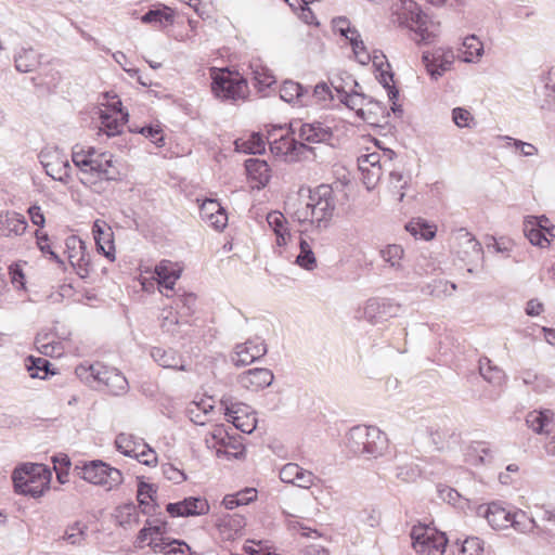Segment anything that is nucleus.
I'll use <instances>...</instances> for the list:
<instances>
[{
  "instance_id": "obj_23",
  "label": "nucleus",
  "mask_w": 555,
  "mask_h": 555,
  "mask_svg": "<svg viewBox=\"0 0 555 555\" xmlns=\"http://www.w3.org/2000/svg\"><path fill=\"white\" fill-rule=\"evenodd\" d=\"M266 352L267 348L262 341L248 340L235 347L231 359L236 366H244L261 358Z\"/></svg>"
},
{
  "instance_id": "obj_49",
  "label": "nucleus",
  "mask_w": 555,
  "mask_h": 555,
  "mask_svg": "<svg viewBox=\"0 0 555 555\" xmlns=\"http://www.w3.org/2000/svg\"><path fill=\"white\" fill-rule=\"evenodd\" d=\"M26 366L33 378H46L48 374H54L50 371V362L43 358L28 357Z\"/></svg>"
},
{
  "instance_id": "obj_25",
  "label": "nucleus",
  "mask_w": 555,
  "mask_h": 555,
  "mask_svg": "<svg viewBox=\"0 0 555 555\" xmlns=\"http://www.w3.org/2000/svg\"><path fill=\"white\" fill-rule=\"evenodd\" d=\"M201 218L217 231L223 230L228 224V215L216 199H205L201 205Z\"/></svg>"
},
{
  "instance_id": "obj_50",
  "label": "nucleus",
  "mask_w": 555,
  "mask_h": 555,
  "mask_svg": "<svg viewBox=\"0 0 555 555\" xmlns=\"http://www.w3.org/2000/svg\"><path fill=\"white\" fill-rule=\"evenodd\" d=\"M348 41L352 48L356 60L360 64H369L371 62V52L367 50L359 33L352 31Z\"/></svg>"
},
{
  "instance_id": "obj_57",
  "label": "nucleus",
  "mask_w": 555,
  "mask_h": 555,
  "mask_svg": "<svg viewBox=\"0 0 555 555\" xmlns=\"http://www.w3.org/2000/svg\"><path fill=\"white\" fill-rule=\"evenodd\" d=\"M482 550V541L477 537H470L463 541L457 555H480Z\"/></svg>"
},
{
  "instance_id": "obj_16",
  "label": "nucleus",
  "mask_w": 555,
  "mask_h": 555,
  "mask_svg": "<svg viewBox=\"0 0 555 555\" xmlns=\"http://www.w3.org/2000/svg\"><path fill=\"white\" fill-rule=\"evenodd\" d=\"M209 508L207 500L201 496H189L166 505V512L172 518L206 515Z\"/></svg>"
},
{
  "instance_id": "obj_43",
  "label": "nucleus",
  "mask_w": 555,
  "mask_h": 555,
  "mask_svg": "<svg viewBox=\"0 0 555 555\" xmlns=\"http://www.w3.org/2000/svg\"><path fill=\"white\" fill-rule=\"evenodd\" d=\"M483 52L482 42L474 35L468 36L464 39L462 48L460 49V55L464 62H473L479 59Z\"/></svg>"
},
{
  "instance_id": "obj_26",
  "label": "nucleus",
  "mask_w": 555,
  "mask_h": 555,
  "mask_svg": "<svg viewBox=\"0 0 555 555\" xmlns=\"http://www.w3.org/2000/svg\"><path fill=\"white\" fill-rule=\"evenodd\" d=\"M37 350L51 358H59L65 352L64 339H61L52 331H41L35 339Z\"/></svg>"
},
{
  "instance_id": "obj_10",
  "label": "nucleus",
  "mask_w": 555,
  "mask_h": 555,
  "mask_svg": "<svg viewBox=\"0 0 555 555\" xmlns=\"http://www.w3.org/2000/svg\"><path fill=\"white\" fill-rule=\"evenodd\" d=\"M220 403L224 409V415L228 422L246 434H250L255 430L257 418L250 406L242 402L233 401L231 397H222Z\"/></svg>"
},
{
  "instance_id": "obj_32",
  "label": "nucleus",
  "mask_w": 555,
  "mask_h": 555,
  "mask_svg": "<svg viewBox=\"0 0 555 555\" xmlns=\"http://www.w3.org/2000/svg\"><path fill=\"white\" fill-rule=\"evenodd\" d=\"M297 132L299 139L307 143H323L330 141L333 137L331 128L323 126L321 122L301 124Z\"/></svg>"
},
{
  "instance_id": "obj_37",
  "label": "nucleus",
  "mask_w": 555,
  "mask_h": 555,
  "mask_svg": "<svg viewBox=\"0 0 555 555\" xmlns=\"http://www.w3.org/2000/svg\"><path fill=\"white\" fill-rule=\"evenodd\" d=\"M26 229L25 218L17 212H8L0 217V236L22 235Z\"/></svg>"
},
{
  "instance_id": "obj_53",
  "label": "nucleus",
  "mask_w": 555,
  "mask_h": 555,
  "mask_svg": "<svg viewBox=\"0 0 555 555\" xmlns=\"http://www.w3.org/2000/svg\"><path fill=\"white\" fill-rule=\"evenodd\" d=\"M130 131L141 133L156 145H162L164 142V130L159 124L144 127H138L133 125L130 127Z\"/></svg>"
},
{
  "instance_id": "obj_35",
  "label": "nucleus",
  "mask_w": 555,
  "mask_h": 555,
  "mask_svg": "<svg viewBox=\"0 0 555 555\" xmlns=\"http://www.w3.org/2000/svg\"><path fill=\"white\" fill-rule=\"evenodd\" d=\"M147 545L154 553H163L164 555H189L191 551L185 542L166 538H160L158 542L156 538H152Z\"/></svg>"
},
{
  "instance_id": "obj_63",
  "label": "nucleus",
  "mask_w": 555,
  "mask_h": 555,
  "mask_svg": "<svg viewBox=\"0 0 555 555\" xmlns=\"http://www.w3.org/2000/svg\"><path fill=\"white\" fill-rule=\"evenodd\" d=\"M9 273L11 276V282L16 288H25V274L21 264L14 263L10 266Z\"/></svg>"
},
{
  "instance_id": "obj_46",
  "label": "nucleus",
  "mask_w": 555,
  "mask_h": 555,
  "mask_svg": "<svg viewBox=\"0 0 555 555\" xmlns=\"http://www.w3.org/2000/svg\"><path fill=\"white\" fill-rule=\"evenodd\" d=\"M509 527L521 533H527L539 528L535 520L527 515L526 512L518 509L511 514Z\"/></svg>"
},
{
  "instance_id": "obj_27",
  "label": "nucleus",
  "mask_w": 555,
  "mask_h": 555,
  "mask_svg": "<svg viewBox=\"0 0 555 555\" xmlns=\"http://www.w3.org/2000/svg\"><path fill=\"white\" fill-rule=\"evenodd\" d=\"M247 179L253 189L264 188L270 180V168L267 162L258 158H249L245 163Z\"/></svg>"
},
{
  "instance_id": "obj_29",
  "label": "nucleus",
  "mask_w": 555,
  "mask_h": 555,
  "mask_svg": "<svg viewBox=\"0 0 555 555\" xmlns=\"http://www.w3.org/2000/svg\"><path fill=\"white\" fill-rule=\"evenodd\" d=\"M273 380V374L268 369H253L238 376V383L243 388L258 391L269 386Z\"/></svg>"
},
{
  "instance_id": "obj_24",
  "label": "nucleus",
  "mask_w": 555,
  "mask_h": 555,
  "mask_svg": "<svg viewBox=\"0 0 555 555\" xmlns=\"http://www.w3.org/2000/svg\"><path fill=\"white\" fill-rule=\"evenodd\" d=\"M423 12L414 0H398L391 5V16L400 27L409 28Z\"/></svg>"
},
{
  "instance_id": "obj_58",
  "label": "nucleus",
  "mask_w": 555,
  "mask_h": 555,
  "mask_svg": "<svg viewBox=\"0 0 555 555\" xmlns=\"http://www.w3.org/2000/svg\"><path fill=\"white\" fill-rule=\"evenodd\" d=\"M145 526L147 527V529H150L151 539L156 538L157 542L159 541L160 538H164V535L168 531V522L162 518H155L152 520L147 519Z\"/></svg>"
},
{
  "instance_id": "obj_22",
  "label": "nucleus",
  "mask_w": 555,
  "mask_h": 555,
  "mask_svg": "<svg viewBox=\"0 0 555 555\" xmlns=\"http://www.w3.org/2000/svg\"><path fill=\"white\" fill-rule=\"evenodd\" d=\"M96 249L108 260H115L114 233L111 225L104 220H95L92 227Z\"/></svg>"
},
{
  "instance_id": "obj_8",
  "label": "nucleus",
  "mask_w": 555,
  "mask_h": 555,
  "mask_svg": "<svg viewBox=\"0 0 555 555\" xmlns=\"http://www.w3.org/2000/svg\"><path fill=\"white\" fill-rule=\"evenodd\" d=\"M101 105V129L109 137L120 133L128 120V113L122 109L118 95L106 92Z\"/></svg>"
},
{
  "instance_id": "obj_2",
  "label": "nucleus",
  "mask_w": 555,
  "mask_h": 555,
  "mask_svg": "<svg viewBox=\"0 0 555 555\" xmlns=\"http://www.w3.org/2000/svg\"><path fill=\"white\" fill-rule=\"evenodd\" d=\"M335 209L333 190L328 185H319L309 190L307 196L299 195L292 215L299 223L321 225L331 220Z\"/></svg>"
},
{
  "instance_id": "obj_64",
  "label": "nucleus",
  "mask_w": 555,
  "mask_h": 555,
  "mask_svg": "<svg viewBox=\"0 0 555 555\" xmlns=\"http://www.w3.org/2000/svg\"><path fill=\"white\" fill-rule=\"evenodd\" d=\"M421 475V469L417 466L399 467L397 477L403 481H414Z\"/></svg>"
},
{
  "instance_id": "obj_1",
  "label": "nucleus",
  "mask_w": 555,
  "mask_h": 555,
  "mask_svg": "<svg viewBox=\"0 0 555 555\" xmlns=\"http://www.w3.org/2000/svg\"><path fill=\"white\" fill-rule=\"evenodd\" d=\"M72 159L75 166L79 168L83 183L95 184L102 181H111L119 175L114 156L95 147L76 149L73 152Z\"/></svg>"
},
{
  "instance_id": "obj_36",
  "label": "nucleus",
  "mask_w": 555,
  "mask_h": 555,
  "mask_svg": "<svg viewBox=\"0 0 555 555\" xmlns=\"http://www.w3.org/2000/svg\"><path fill=\"white\" fill-rule=\"evenodd\" d=\"M215 402L211 397H203L189 403L186 408L190 420L197 425L207 422V415L214 411Z\"/></svg>"
},
{
  "instance_id": "obj_28",
  "label": "nucleus",
  "mask_w": 555,
  "mask_h": 555,
  "mask_svg": "<svg viewBox=\"0 0 555 555\" xmlns=\"http://www.w3.org/2000/svg\"><path fill=\"white\" fill-rule=\"evenodd\" d=\"M371 62L375 68L378 80L388 90L389 98L396 96L397 91L393 90V76L390 72L391 67L386 55L375 50L371 53Z\"/></svg>"
},
{
  "instance_id": "obj_19",
  "label": "nucleus",
  "mask_w": 555,
  "mask_h": 555,
  "mask_svg": "<svg viewBox=\"0 0 555 555\" xmlns=\"http://www.w3.org/2000/svg\"><path fill=\"white\" fill-rule=\"evenodd\" d=\"M90 371L93 377L102 383L111 393L119 395L126 390L127 379L116 369L95 363L90 366Z\"/></svg>"
},
{
  "instance_id": "obj_31",
  "label": "nucleus",
  "mask_w": 555,
  "mask_h": 555,
  "mask_svg": "<svg viewBox=\"0 0 555 555\" xmlns=\"http://www.w3.org/2000/svg\"><path fill=\"white\" fill-rule=\"evenodd\" d=\"M341 102L351 111L356 113V115L366 121L372 122V114L373 109L376 108V103L369 100L361 93H348L344 96Z\"/></svg>"
},
{
  "instance_id": "obj_17",
  "label": "nucleus",
  "mask_w": 555,
  "mask_h": 555,
  "mask_svg": "<svg viewBox=\"0 0 555 555\" xmlns=\"http://www.w3.org/2000/svg\"><path fill=\"white\" fill-rule=\"evenodd\" d=\"M90 371L93 377L102 383L111 393L119 395L126 390L127 379L116 369L95 363L90 366Z\"/></svg>"
},
{
  "instance_id": "obj_51",
  "label": "nucleus",
  "mask_w": 555,
  "mask_h": 555,
  "mask_svg": "<svg viewBox=\"0 0 555 555\" xmlns=\"http://www.w3.org/2000/svg\"><path fill=\"white\" fill-rule=\"evenodd\" d=\"M250 69L253 74V80L260 88L270 87L275 82V77L272 72L261 64L253 63L250 65Z\"/></svg>"
},
{
  "instance_id": "obj_56",
  "label": "nucleus",
  "mask_w": 555,
  "mask_h": 555,
  "mask_svg": "<svg viewBox=\"0 0 555 555\" xmlns=\"http://www.w3.org/2000/svg\"><path fill=\"white\" fill-rule=\"evenodd\" d=\"M404 250L400 245L392 244L386 246L380 250V255L383 259L388 262L391 267H396L400 264L401 259L403 258Z\"/></svg>"
},
{
  "instance_id": "obj_15",
  "label": "nucleus",
  "mask_w": 555,
  "mask_h": 555,
  "mask_svg": "<svg viewBox=\"0 0 555 555\" xmlns=\"http://www.w3.org/2000/svg\"><path fill=\"white\" fill-rule=\"evenodd\" d=\"M455 56L452 50L438 48L433 52L424 53L423 62L427 73L434 78L438 79L444 73L451 70Z\"/></svg>"
},
{
  "instance_id": "obj_39",
  "label": "nucleus",
  "mask_w": 555,
  "mask_h": 555,
  "mask_svg": "<svg viewBox=\"0 0 555 555\" xmlns=\"http://www.w3.org/2000/svg\"><path fill=\"white\" fill-rule=\"evenodd\" d=\"M234 144L236 151L250 154L261 153L266 149V140L257 132L236 139Z\"/></svg>"
},
{
  "instance_id": "obj_34",
  "label": "nucleus",
  "mask_w": 555,
  "mask_h": 555,
  "mask_svg": "<svg viewBox=\"0 0 555 555\" xmlns=\"http://www.w3.org/2000/svg\"><path fill=\"white\" fill-rule=\"evenodd\" d=\"M351 436L357 437L359 439H363V450L362 451H377L385 448L386 437L384 434L375 428V427H367V428H353L351 430Z\"/></svg>"
},
{
  "instance_id": "obj_14",
  "label": "nucleus",
  "mask_w": 555,
  "mask_h": 555,
  "mask_svg": "<svg viewBox=\"0 0 555 555\" xmlns=\"http://www.w3.org/2000/svg\"><path fill=\"white\" fill-rule=\"evenodd\" d=\"M382 154L374 145V151L365 149V153L358 156V167L362 175L363 183L369 190L373 189L382 178L383 167L380 164Z\"/></svg>"
},
{
  "instance_id": "obj_60",
  "label": "nucleus",
  "mask_w": 555,
  "mask_h": 555,
  "mask_svg": "<svg viewBox=\"0 0 555 555\" xmlns=\"http://www.w3.org/2000/svg\"><path fill=\"white\" fill-rule=\"evenodd\" d=\"M299 474H301V467L295 463H288L280 469V479L285 483H293Z\"/></svg>"
},
{
  "instance_id": "obj_44",
  "label": "nucleus",
  "mask_w": 555,
  "mask_h": 555,
  "mask_svg": "<svg viewBox=\"0 0 555 555\" xmlns=\"http://www.w3.org/2000/svg\"><path fill=\"white\" fill-rule=\"evenodd\" d=\"M115 446L118 451H135L142 449L144 451H153L152 448L142 439L129 433H121L116 437Z\"/></svg>"
},
{
  "instance_id": "obj_3",
  "label": "nucleus",
  "mask_w": 555,
  "mask_h": 555,
  "mask_svg": "<svg viewBox=\"0 0 555 555\" xmlns=\"http://www.w3.org/2000/svg\"><path fill=\"white\" fill-rule=\"evenodd\" d=\"M52 473L43 464L26 463L14 469L12 480L18 494L40 498L50 489Z\"/></svg>"
},
{
  "instance_id": "obj_48",
  "label": "nucleus",
  "mask_w": 555,
  "mask_h": 555,
  "mask_svg": "<svg viewBox=\"0 0 555 555\" xmlns=\"http://www.w3.org/2000/svg\"><path fill=\"white\" fill-rule=\"evenodd\" d=\"M299 254L296 257V263L306 269L313 270L317 268V257L312 250V246L306 240H300Z\"/></svg>"
},
{
  "instance_id": "obj_52",
  "label": "nucleus",
  "mask_w": 555,
  "mask_h": 555,
  "mask_svg": "<svg viewBox=\"0 0 555 555\" xmlns=\"http://www.w3.org/2000/svg\"><path fill=\"white\" fill-rule=\"evenodd\" d=\"M141 21L145 24H158L160 26L172 24L173 12L169 8H165L163 10H151L142 16Z\"/></svg>"
},
{
  "instance_id": "obj_13",
  "label": "nucleus",
  "mask_w": 555,
  "mask_h": 555,
  "mask_svg": "<svg viewBox=\"0 0 555 555\" xmlns=\"http://www.w3.org/2000/svg\"><path fill=\"white\" fill-rule=\"evenodd\" d=\"M524 232L532 245L548 247L555 238L554 225L545 217H529L524 222Z\"/></svg>"
},
{
  "instance_id": "obj_54",
  "label": "nucleus",
  "mask_w": 555,
  "mask_h": 555,
  "mask_svg": "<svg viewBox=\"0 0 555 555\" xmlns=\"http://www.w3.org/2000/svg\"><path fill=\"white\" fill-rule=\"evenodd\" d=\"M37 63V55L34 51H23L15 57L16 69L23 73L31 72Z\"/></svg>"
},
{
  "instance_id": "obj_7",
  "label": "nucleus",
  "mask_w": 555,
  "mask_h": 555,
  "mask_svg": "<svg viewBox=\"0 0 555 555\" xmlns=\"http://www.w3.org/2000/svg\"><path fill=\"white\" fill-rule=\"evenodd\" d=\"M211 77V89L218 98L237 101L244 100L247 96L248 85L237 73L227 69H214Z\"/></svg>"
},
{
  "instance_id": "obj_12",
  "label": "nucleus",
  "mask_w": 555,
  "mask_h": 555,
  "mask_svg": "<svg viewBox=\"0 0 555 555\" xmlns=\"http://www.w3.org/2000/svg\"><path fill=\"white\" fill-rule=\"evenodd\" d=\"M65 255L80 278L89 276L92 263L86 243L79 236L70 235L65 240Z\"/></svg>"
},
{
  "instance_id": "obj_59",
  "label": "nucleus",
  "mask_w": 555,
  "mask_h": 555,
  "mask_svg": "<svg viewBox=\"0 0 555 555\" xmlns=\"http://www.w3.org/2000/svg\"><path fill=\"white\" fill-rule=\"evenodd\" d=\"M452 118L457 127H470L475 124L473 114L468 109L462 107L453 109Z\"/></svg>"
},
{
  "instance_id": "obj_61",
  "label": "nucleus",
  "mask_w": 555,
  "mask_h": 555,
  "mask_svg": "<svg viewBox=\"0 0 555 555\" xmlns=\"http://www.w3.org/2000/svg\"><path fill=\"white\" fill-rule=\"evenodd\" d=\"M36 241L38 248L42 251V254L50 256L51 259H57V255L53 251L51 242L47 233L37 230L36 231Z\"/></svg>"
},
{
  "instance_id": "obj_33",
  "label": "nucleus",
  "mask_w": 555,
  "mask_h": 555,
  "mask_svg": "<svg viewBox=\"0 0 555 555\" xmlns=\"http://www.w3.org/2000/svg\"><path fill=\"white\" fill-rule=\"evenodd\" d=\"M157 489L154 485L139 480L137 499L141 511L145 515H155L158 509L156 503Z\"/></svg>"
},
{
  "instance_id": "obj_18",
  "label": "nucleus",
  "mask_w": 555,
  "mask_h": 555,
  "mask_svg": "<svg viewBox=\"0 0 555 555\" xmlns=\"http://www.w3.org/2000/svg\"><path fill=\"white\" fill-rule=\"evenodd\" d=\"M90 371L93 377L102 383L111 393L119 395L126 390L127 379L116 369L95 363L90 366Z\"/></svg>"
},
{
  "instance_id": "obj_40",
  "label": "nucleus",
  "mask_w": 555,
  "mask_h": 555,
  "mask_svg": "<svg viewBox=\"0 0 555 555\" xmlns=\"http://www.w3.org/2000/svg\"><path fill=\"white\" fill-rule=\"evenodd\" d=\"M206 446L215 451H223L228 448H234L231 439L222 425L215 426L211 431L206 435Z\"/></svg>"
},
{
  "instance_id": "obj_21",
  "label": "nucleus",
  "mask_w": 555,
  "mask_h": 555,
  "mask_svg": "<svg viewBox=\"0 0 555 555\" xmlns=\"http://www.w3.org/2000/svg\"><path fill=\"white\" fill-rule=\"evenodd\" d=\"M267 222L274 234L275 247L282 254L293 237L288 220L282 212L271 211L267 215Z\"/></svg>"
},
{
  "instance_id": "obj_6",
  "label": "nucleus",
  "mask_w": 555,
  "mask_h": 555,
  "mask_svg": "<svg viewBox=\"0 0 555 555\" xmlns=\"http://www.w3.org/2000/svg\"><path fill=\"white\" fill-rule=\"evenodd\" d=\"M75 470L86 481L104 487L107 491L117 488L122 483V474L119 469L112 467L101 460H92L76 465Z\"/></svg>"
},
{
  "instance_id": "obj_9",
  "label": "nucleus",
  "mask_w": 555,
  "mask_h": 555,
  "mask_svg": "<svg viewBox=\"0 0 555 555\" xmlns=\"http://www.w3.org/2000/svg\"><path fill=\"white\" fill-rule=\"evenodd\" d=\"M411 537L418 555H444L448 539L443 532L431 528H413Z\"/></svg>"
},
{
  "instance_id": "obj_11",
  "label": "nucleus",
  "mask_w": 555,
  "mask_h": 555,
  "mask_svg": "<svg viewBox=\"0 0 555 555\" xmlns=\"http://www.w3.org/2000/svg\"><path fill=\"white\" fill-rule=\"evenodd\" d=\"M40 163L52 179L66 182L70 178V164L67 155L59 147H46L40 153Z\"/></svg>"
},
{
  "instance_id": "obj_38",
  "label": "nucleus",
  "mask_w": 555,
  "mask_h": 555,
  "mask_svg": "<svg viewBox=\"0 0 555 555\" xmlns=\"http://www.w3.org/2000/svg\"><path fill=\"white\" fill-rule=\"evenodd\" d=\"M554 421V412L551 410L531 411L527 414L526 423L537 434H547L548 426Z\"/></svg>"
},
{
  "instance_id": "obj_47",
  "label": "nucleus",
  "mask_w": 555,
  "mask_h": 555,
  "mask_svg": "<svg viewBox=\"0 0 555 555\" xmlns=\"http://www.w3.org/2000/svg\"><path fill=\"white\" fill-rule=\"evenodd\" d=\"M88 526L81 521H75L67 526L62 539L72 545H81L87 537Z\"/></svg>"
},
{
  "instance_id": "obj_5",
  "label": "nucleus",
  "mask_w": 555,
  "mask_h": 555,
  "mask_svg": "<svg viewBox=\"0 0 555 555\" xmlns=\"http://www.w3.org/2000/svg\"><path fill=\"white\" fill-rule=\"evenodd\" d=\"M267 142L273 155L282 157L287 162H297L312 153L304 142H297L283 127H274L268 131Z\"/></svg>"
},
{
  "instance_id": "obj_42",
  "label": "nucleus",
  "mask_w": 555,
  "mask_h": 555,
  "mask_svg": "<svg viewBox=\"0 0 555 555\" xmlns=\"http://www.w3.org/2000/svg\"><path fill=\"white\" fill-rule=\"evenodd\" d=\"M114 517L116 522L122 528L132 527L139 521V513L133 503L118 506L115 509Z\"/></svg>"
},
{
  "instance_id": "obj_55",
  "label": "nucleus",
  "mask_w": 555,
  "mask_h": 555,
  "mask_svg": "<svg viewBox=\"0 0 555 555\" xmlns=\"http://www.w3.org/2000/svg\"><path fill=\"white\" fill-rule=\"evenodd\" d=\"M302 94V88L298 82L285 81L280 88V96L285 102L292 103Z\"/></svg>"
},
{
  "instance_id": "obj_41",
  "label": "nucleus",
  "mask_w": 555,
  "mask_h": 555,
  "mask_svg": "<svg viewBox=\"0 0 555 555\" xmlns=\"http://www.w3.org/2000/svg\"><path fill=\"white\" fill-rule=\"evenodd\" d=\"M153 359L163 367L184 370L181 357L173 350H165L162 348H153L151 352Z\"/></svg>"
},
{
  "instance_id": "obj_4",
  "label": "nucleus",
  "mask_w": 555,
  "mask_h": 555,
  "mask_svg": "<svg viewBox=\"0 0 555 555\" xmlns=\"http://www.w3.org/2000/svg\"><path fill=\"white\" fill-rule=\"evenodd\" d=\"M182 272V263L163 259L155 266L153 271L150 269L141 270L139 282L144 291L153 289L156 282L159 292L165 296L170 297L171 294L169 293L173 292L175 285L180 279Z\"/></svg>"
},
{
  "instance_id": "obj_30",
  "label": "nucleus",
  "mask_w": 555,
  "mask_h": 555,
  "mask_svg": "<svg viewBox=\"0 0 555 555\" xmlns=\"http://www.w3.org/2000/svg\"><path fill=\"white\" fill-rule=\"evenodd\" d=\"M478 514L482 515L493 529H505L509 527L512 512L507 511L500 503L492 502L487 506H479Z\"/></svg>"
},
{
  "instance_id": "obj_20",
  "label": "nucleus",
  "mask_w": 555,
  "mask_h": 555,
  "mask_svg": "<svg viewBox=\"0 0 555 555\" xmlns=\"http://www.w3.org/2000/svg\"><path fill=\"white\" fill-rule=\"evenodd\" d=\"M440 22L434 21L424 11L408 28L413 33V39L416 43H433L440 34Z\"/></svg>"
},
{
  "instance_id": "obj_45",
  "label": "nucleus",
  "mask_w": 555,
  "mask_h": 555,
  "mask_svg": "<svg viewBox=\"0 0 555 555\" xmlns=\"http://www.w3.org/2000/svg\"><path fill=\"white\" fill-rule=\"evenodd\" d=\"M413 236L420 237L426 241L433 240L436 235L437 228L435 224L427 223L421 219L412 220L405 225Z\"/></svg>"
},
{
  "instance_id": "obj_62",
  "label": "nucleus",
  "mask_w": 555,
  "mask_h": 555,
  "mask_svg": "<svg viewBox=\"0 0 555 555\" xmlns=\"http://www.w3.org/2000/svg\"><path fill=\"white\" fill-rule=\"evenodd\" d=\"M333 29L335 33L344 36L347 40H349L352 31H358L356 28L351 27L350 22L346 17L334 18Z\"/></svg>"
}]
</instances>
